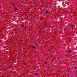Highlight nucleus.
Returning a JSON list of instances; mask_svg holds the SVG:
<instances>
[{"label":"nucleus","instance_id":"1","mask_svg":"<svg viewBox=\"0 0 77 77\" xmlns=\"http://www.w3.org/2000/svg\"><path fill=\"white\" fill-rule=\"evenodd\" d=\"M71 52H72V51L71 49H70L69 51H68V53H71Z\"/></svg>","mask_w":77,"mask_h":77},{"label":"nucleus","instance_id":"2","mask_svg":"<svg viewBox=\"0 0 77 77\" xmlns=\"http://www.w3.org/2000/svg\"><path fill=\"white\" fill-rule=\"evenodd\" d=\"M48 11L47 10L46 11L45 14H48Z\"/></svg>","mask_w":77,"mask_h":77},{"label":"nucleus","instance_id":"3","mask_svg":"<svg viewBox=\"0 0 77 77\" xmlns=\"http://www.w3.org/2000/svg\"><path fill=\"white\" fill-rule=\"evenodd\" d=\"M21 27H24V24H22L20 26Z\"/></svg>","mask_w":77,"mask_h":77},{"label":"nucleus","instance_id":"4","mask_svg":"<svg viewBox=\"0 0 77 77\" xmlns=\"http://www.w3.org/2000/svg\"><path fill=\"white\" fill-rule=\"evenodd\" d=\"M32 48L33 49H34L35 48V46H32Z\"/></svg>","mask_w":77,"mask_h":77},{"label":"nucleus","instance_id":"5","mask_svg":"<svg viewBox=\"0 0 77 77\" xmlns=\"http://www.w3.org/2000/svg\"><path fill=\"white\" fill-rule=\"evenodd\" d=\"M18 10V8H16L15 9V11H17Z\"/></svg>","mask_w":77,"mask_h":77},{"label":"nucleus","instance_id":"6","mask_svg":"<svg viewBox=\"0 0 77 77\" xmlns=\"http://www.w3.org/2000/svg\"><path fill=\"white\" fill-rule=\"evenodd\" d=\"M75 69H77V67H75L74 68Z\"/></svg>","mask_w":77,"mask_h":77},{"label":"nucleus","instance_id":"7","mask_svg":"<svg viewBox=\"0 0 77 77\" xmlns=\"http://www.w3.org/2000/svg\"><path fill=\"white\" fill-rule=\"evenodd\" d=\"M38 75V73H35V75Z\"/></svg>","mask_w":77,"mask_h":77},{"label":"nucleus","instance_id":"8","mask_svg":"<svg viewBox=\"0 0 77 77\" xmlns=\"http://www.w3.org/2000/svg\"><path fill=\"white\" fill-rule=\"evenodd\" d=\"M38 41H39V42L41 41V40H40V39H38Z\"/></svg>","mask_w":77,"mask_h":77},{"label":"nucleus","instance_id":"9","mask_svg":"<svg viewBox=\"0 0 77 77\" xmlns=\"http://www.w3.org/2000/svg\"><path fill=\"white\" fill-rule=\"evenodd\" d=\"M15 6V5H12L13 6Z\"/></svg>","mask_w":77,"mask_h":77},{"label":"nucleus","instance_id":"10","mask_svg":"<svg viewBox=\"0 0 77 77\" xmlns=\"http://www.w3.org/2000/svg\"><path fill=\"white\" fill-rule=\"evenodd\" d=\"M11 68V66H9V68Z\"/></svg>","mask_w":77,"mask_h":77},{"label":"nucleus","instance_id":"11","mask_svg":"<svg viewBox=\"0 0 77 77\" xmlns=\"http://www.w3.org/2000/svg\"><path fill=\"white\" fill-rule=\"evenodd\" d=\"M39 42V44H40V43H41V42Z\"/></svg>","mask_w":77,"mask_h":77},{"label":"nucleus","instance_id":"12","mask_svg":"<svg viewBox=\"0 0 77 77\" xmlns=\"http://www.w3.org/2000/svg\"><path fill=\"white\" fill-rule=\"evenodd\" d=\"M27 0H25V1H26V2H27Z\"/></svg>","mask_w":77,"mask_h":77},{"label":"nucleus","instance_id":"13","mask_svg":"<svg viewBox=\"0 0 77 77\" xmlns=\"http://www.w3.org/2000/svg\"><path fill=\"white\" fill-rule=\"evenodd\" d=\"M47 63V62H46L45 63L46 64V63Z\"/></svg>","mask_w":77,"mask_h":77},{"label":"nucleus","instance_id":"14","mask_svg":"<svg viewBox=\"0 0 77 77\" xmlns=\"http://www.w3.org/2000/svg\"><path fill=\"white\" fill-rule=\"evenodd\" d=\"M11 67H12V66H11Z\"/></svg>","mask_w":77,"mask_h":77},{"label":"nucleus","instance_id":"15","mask_svg":"<svg viewBox=\"0 0 77 77\" xmlns=\"http://www.w3.org/2000/svg\"><path fill=\"white\" fill-rule=\"evenodd\" d=\"M0 8H1V6H0Z\"/></svg>","mask_w":77,"mask_h":77},{"label":"nucleus","instance_id":"16","mask_svg":"<svg viewBox=\"0 0 77 77\" xmlns=\"http://www.w3.org/2000/svg\"><path fill=\"white\" fill-rule=\"evenodd\" d=\"M0 70H1V69H0Z\"/></svg>","mask_w":77,"mask_h":77}]
</instances>
